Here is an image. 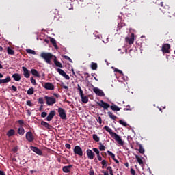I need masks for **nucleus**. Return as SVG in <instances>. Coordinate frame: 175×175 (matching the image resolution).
Segmentation results:
<instances>
[{
	"label": "nucleus",
	"mask_w": 175,
	"mask_h": 175,
	"mask_svg": "<svg viewBox=\"0 0 175 175\" xmlns=\"http://www.w3.org/2000/svg\"><path fill=\"white\" fill-rule=\"evenodd\" d=\"M104 129L109 133V135L111 136V137H113V139H114V140H116V142H118L120 146H124V141H122L121 137L118 135L117 133L113 132V130H111L110 127L105 126H104Z\"/></svg>",
	"instance_id": "nucleus-1"
},
{
	"label": "nucleus",
	"mask_w": 175,
	"mask_h": 175,
	"mask_svg": "<svg viewBox=\"0 0 175 175\" xmlns=\"http://www.w3.org/2000/svg\"><path fill=\"white\" fill-rule=\"evenodd\" d=\"M40 57H41V58H42V59L44 60L46 64H49L50 65L51 64V59H53V57H54V55H53L51 53L42 52L40 53Z\"/></svg>",
	"instance_id": "nucleus-2"
},
{
	"label": "nucleus",
	"mask_w": 175,
	"mask_h": 175,
	"mask_svg": "<svg viewBox=\"0 0 175 175\" xmlns=\"http://www.w3.org/2000/svg\"><path fill=\"white\" fill-rule=\"evenodd\" d=\"M73 152L76 155H78L80 158L83 157V149L80 146H75Z\"/></svg>",
	"instance_id": "nucleus-3"
},
{
	"label": "nucleus",
	"mask_w": 175,
	"mask_h": 175,
	"mask_svg": "<svg viewBox=\"0 0 175 175\" xmlns=\"http://www.w3.org/2000/svg\"><path fill=\"white\" fill-rule=\"evenodd\" d=\"M59 116L62 120H66V111L64 108H58L57 109Z\"/></svg>",
	"instance_id": "nucleus-4"
},
{
	"label": "nucleus",
	"mask_w": 175,
	"mask_h": 175,
	"mask_svg": "<svg viewBox=\"0 0 175 175\" xmlns=\"http://www.w3.org/2000/svg\"><path fill=\"white\" fill-rule=\"evenodd\" d=\"M44 98L46 100V105H48V106H52V105H54L57 102V100H55L54 97H49L45 96Z\"/></svg>",
	"instance_id": "nucleus-5"
},
{
	"label": "nucleus",
	"mask_w": 175,
	"mask_h": 175,
	"mask_svg": "<svg viewBox=\"0 0 175 175\" xmlns=\"http://www.w3.org/2000/svg\"><path fill=\"white\" fill-rule=\"evenodd\" d=\"M42 87L45 88V90H49V91H53L55 88L54 84L50 82H46L44 84H42Z\"/></svg>",
	"instance_id": "nucleus-6"
},
{
	"label": "nucleus",
	"mask_w": 175,
	"mask_h": 175,
	"mask_svg": "<svg viewBox=\"0 0 175 175\" xmlns=\"http://www.w3.org/2000/svg\"><path fill=\"white\" fill-rule=\"evenodd\" d=\"M57 72L59 73V75H60L61 76L64 77V79H66V80H70V77H69L68 75V74H66V72H65V71H64V70H62L61 68H57Z\"/></svg>",
	"instance_id": "nucleus-7"
},
{
	"label": "nucleus",
	"mask_w": 175,
	"mask_h": 175,
	"mask_svg": "<svg viewBox=\"0 0 175 175\" xmlns=\"http://www.w3.org/2000/svg\"><path fill=\"white\" fill-rule=\"evenodd\" d=\"M170 44H164L162 46V52L163 53V54H167L169 53H170Z\"/></svg>",
	"instance_id": "nucleus-8"
},
{
	"label": "nucleus",
	"mask_w": 175,
	"mask_h": 175,
	"mask_svg": "<svg viewBox=\"0 0 175 175\" xmlns=\"http://www.w3.org/2000/svg\"><path fill=\"white\" fill-rule=\"evenodd\" d=\"M97 105L98 106H100V107H103L104 110H107L109 107H110V105L103 100H100L99 103H97Z\"/></svg>",
	"instance_id": "nucleus-9"
},
{
	"label": "nucleus",
	"mask_w": 175,
	"mask_h": 175,
	"mask_svg": "<svg viewBox=\"0 0 175 175\" xmlns=\"http://www.w3.org/2000/svg\"><path fill=\"white\" fill-rule=\"evenodd\" d=\"M26 139L27 140V142H29V143H32V142L33 140H35V138L33 137V134H32V133L31 131H28L26 133Z\"/></svg>",
	"instance_id": "nucleus-10"
},
{
	"label": "nucleus",
	"mask_w": 175,
	"mask_h": 175,
	"mask_svg": "<svg viewBox=\"0 0 175 175\" xmlns=\"http://www.w3.org/2000/svg\"><path fill=\"white\" fill-rule=\"evenodd\" d=\"M30 150L37 154L38 155H43V152L39 148L36 146H30Z\"/></svg>",
	"instance_id": "nucleus-11"
},
{
	"label": "nucleus",
	"mask_w": 175,
	"mask_h": 175,
	"mask_svg": "<svg viewBox=\"0 0 175 175\" xmlns=\"http://www.w3.org/2000/svg\"><path fill=\"white\" fill-rule=\"evenodd\" d=\"M86 154L88 159L92 160L94 158H95V153H94V152H92L90 149H87Z\"/></svg>",
	"instance_id": "nucleus-12"
},
{
	"label": "nucleus",
	"mask_w": 175,
	"mask_h": 175,
	"mask_svg": "<svg viewBox=\"0 0 175 175\" xmlns=\"http://www.w3.org/2000/svg\"><path fill=\"white\" fill-rule=\"evenodd\" d=\"M93 91L94 93H96V94L98 95V96H105V92H103V91H102V90H100L98 88H94Z\"/></svg>",
	"instance_id": "nucleus-13"
},
{
	"label": "nucleus",
	"mask_w": 175,
	"mask_h": 175,
	"mask_svg": "<svg viewBox=\"0 0 175 175\" xmlns=\"http://www.w3.org/2000/svg\"><path fill=\"white\" fill-rule=\"evenodd\" d=\"M22 69L23 70V76L26 77V79H29L31 74H29V70H28V68H27L25 66H23Z\"/></svg>",
	"instance_id": "nucleus-14"
},
{
	"label": "nucleus",
	"mask_w": 175,
	"mask_h": 175,
	"mask_svg": "<svg viewBox=\"0 0 175 175\" xmlns=\"http://www.w3.org/2000/svg\"><path fill=\"white\" fill-rule=\"evenodd\" d=\"M55 116V111H51L48 115V116L46 118L45 120L51 121V120L54 118Z\"/></svg>",
	"instance_id": "nucleus-15"
},
{
	"label": "nucleus",
	"mask_w": 175,
	"mask_h": 175,
	"mask_svg": "<svg viewBox=\"0 0 175 175\" xmlns=\"http://www.w3.org/2000/svg\"><path fill=\"white\" fill-rule=\"evenodd\" d=\"M73 167V165H69L62 167V170L64 173H70V169Z\"/></svg>",
	"instance_id": "nucleus-16"
},
{
	"label": "nucleus",
	"mask_w": 175,
	"mask_h": 175,
	"mask_svg": "<svg viewBox=\"0 0 175 175\" xmlns=\"http://www.w3.org/2000/svg\"><path fill=\"white\" fill-rule=\"evenodd\" d=\"M136 145L139 147L138 151L139 154H144L145 150L144 148H143V146L139 142H136Z\"/></svg>",
	"instance_id": "nucleus-17"
},
{
	"label": "nucleus",
	"mask_w": 175,
	"mask_h": 175,
	"mask_svg": "<svg viewBox=\"0 0 175 175\" xmlns=\"http://www.w3.org/2000/svg\"><path fill=\"white\" fill-rule=\"evenodd\" d=\"M12 78L15 81H20L21 80V75L18 73H15L12 75Z\"/></svg>",
	"instance_id": "nucleus-18"
},
{
	"label": "nucleus",
	"mask_w": 175,
	"mask_h": 175,
	"mask_svg": "<svg viewBox=\"0 0 175 175\" xmlns=\"http://www.w3.org/2000/svg\"><path fill=\"white\" fill-rule=\"evenodd\" d=\"M53 62H54L55 66H57V68H63L62 64L57 60L56 56H54Z\"/></svg>",
	"instance_id": "nucleus-19"
},
{
	"label": "nucleus",
	"mask_w": 175,
	"mask_h": 175,
	"mask_svg": "<svg viewBox=\"0 0 175 175\" xmlns=\"http://www.w3.org/2000/svg\"><path fill=\"white\" fill-rule=\"evenodd\" d=\"M17 133H18V135H20V136H24V133H25V130L24 129V127L21 126L18 129Z\"/></svg>",
	"instance_id": "nucleus-20"
},
{
	"label": "nucleus",
	"mask_w": 175,
	"mask_h": 175,
	"mask_svg": "<svg viewBox=\"0 0 175 175\" xmlns=\"http://www.w3.org/2000/svg\"><path fill=\"white\" fill-rule=\"evenodd\" d=\"M41 125L44 126V128H46V129H51L53 128V126L50 125L49 123L44 121L41 122Z\"/></svg>",
	"instance_id": "nucleus-21"
},
{
	"label": "nucleus",
	"mask_w": 175,
	"mask_h": 175,
	"mask_svg": "<svg viewBox=\"0 0 175 175\" xmlns=\"http://www.w3.org/2000/svg\"><path fill=\"white\" fill-rule=\"evenodd\" d=\"M10 81H12V79L10 78V77H7L5 79H0V84H3V83H10Z\"/></svg>",
	"instance_id": "nucleus-22"
},
{
	"label": "nucleus",
	"mask_w": 175,
	"mask_h": 175,
	"mask_svg": "<svg viewBox=\"0 0 175 175\" xmlns=\"http://www.w3.org/2000/svg\"><path fill=\"white\" fill-rule=\"evenodd\" d=\"M16 134V131H14V129H10L8 132H7V136L8 137H12V136H14V135Z\"/></svg>",
	"instance_id": "nucleus-23"
},
{
	"label": "nucleus",
	"mask_w": 175,
	"mask_h": 175,
	"mask_svg": "<svg viewBox=\"0 0 175 175\" xmlns=\"http://www.w3.org/2000/svg\"><path fill=\"white\" fill-rule=\"evenodd\" d=\"M50 42L52 43L53 47H55L56 50H58V46L57 45V41L55 39L52 38L50 39Z\"/></svg>",
	"instance_id": "nucleus-24"
},
{
	"label": "nucleus",
	"mask_w": 175,
	"mask_h": 175,
	"mask_svg": "<svg viewBox=\"0 0 175 175\" xmlns=\"http://www.w3.org/2000/svg\"><path fill=\"white\" fill-rule=\"evenodd\" d=\"M111 110H113V111H120L121 110V108H120L118 106L116 105H113L110 107Z\"/></svg>",
	"instance_id": "nucleus-25"
},
{
	"label": "nucleus",
	"mask_w": 175,
	"mask_h": 175,
	"mask_svg": "<svg viewBox=\"0 0 175 175\" xmlns=\"http://www.w3.org/2000/svg\"><path fill=\"white\" fill-rule=\"evenodd\" d=\"M126 42L129 43V44H133L135 42V38L134 37H131L129 38H126Z\"/></svg>",
	"instance_id": "nucleus-26"
},
{
	"label": "nucleus",
	"mask_w": 175,
	"mask_h": 175,
	"mask_svg": "<svg viewBox=\"0 0 175 175\" xmlns=\"http://www.w3.org/2000/svg\"><path fill=\"white\" fill-rule=\"evenodd\" d=\"M107 115L109 116V118H111V120H117V116H116L115 115L113 114V112L111 111H108L107 112Z\"/></svg>",
	"instance_id": "nucleus-27"
},
{
	"label": "nucleus",
	"mask_w": 175,
	"mask_h": 175,
	"mask_svg": "<svg viewBox=\"0 0 175 175\" xmlns=\"http://www.w3.org/2000/svg\"><path fill=\"white\" fill-rule=\"evenodd\" d=\"M31 72L33 76H36V77H39L40 76L38 70H36V69H31Z\"/></svg>",
	"instance_id": "nucleus-28"
},
{
	"label": "nucleus",
	"mask_w": 175,
	"mask_h": 175,
	"mask_svg": "<svg viewBox=\"0 0 175 175\" xmlns=\"http://www.w3.org/2000/svg\"><path fill=\"white\" fill-rule=\"evenodd\" d=\"M135 159L138 162L139 165H143V163H144L143 159H142V158H140L139 157V155H137V154L135 155Z\"/></svg>",
	"instance_id": "nucleus-29"
},
{
	"label": "nucleus",
	"mask_w": 175,
	"mask_h": 175,
	"mask_svg": "<svg viewBox=\"0 0 175 175\" xmlns=\"http://www.w3.org/2000/svg\"><path fill=\"white\" fill-rule=\"evenodd\" d=\"M81 98L83 103H88V97L87 96L83 95Z\"/></svg>",
	"instance_id": "nucleus-30"
},
{
	"label": "nucleus",
	"mask_w": 175,
	"mask_h": 175,
	"mask_svg": "<svg viewBox=\"0 0 175 175\" xmlns=\"http://www.w3.org/2000/svg\"><path fill=\"white\" fill-rule=\"evenodd\" d=\"M7 53L10 55H14V51L13 49H12L10 47H8L7 49Z\"/></svg>",
	"instance_id": "nucleus-31"
},
{
	"label": "nucleus",
	"mask_w": 175,
	"mask_h": 175,
	"mask_svg": "<svg viewBox=\"0 0 175 175\" xmlns=\"http://www.w3.org/2000/svg\"><path fill=\"white\" fill-rule=\"evenodd\" d=\"M34 92L35 90L33 89V88H31L27 90V95H33Z\"/></svg>",
	"instance_id": "nucleus-32"
},
{
	"label": "nucleus",
	"mask_w": 175,
	"mask_h": 175,
	"mask_svg": "<svg viewBox=\"0 0 175 175\" xmlns=\"http://www.w3.org/2000/svg\"><path fill=\"white\" fill-rule=\"evenodd\" d=\"M91 68L92 70H96V69H98V64L92 62Z\"/></svg>",
	"instance_id": "nucleus-33"
},
{
	"label": "nucleus",
	"mask_w": 175,
	"mask_h": 175,
	"mask_svg": "<svg viewBox=\"0 0 175 175\" xmlns=\"http://www.w3.org/2000/svg\"><path fill=\"white\" fill-rule=\"evenodd\" d=\"M26 52L28 53V54H33V55L36 54V52L31 49H27Z\"/></svg>",
	"instance_id": "nucleus-34"
},
{
	"label": "nucleus",
	"mask_w": 175,
	"mask_h": 175,
	"mask_svg": "<svg viewBox=\"0 0 175 175\" xmlns=\"http://www.w3.org/2000/svg\"><path fill=\"white\" fill-rule=\"evenodd\" d=\"M98 144L100 151H105V150H106V147L103 144H102V142H100Z\"/></svg>",
	"instance_id": "nucleus-35"
},
{
	"label": "nucleus",
	"mask_w": 175,
	"mask_h": 175,
	"mask_svg": "<svg viewBox=\"0 0 175 175\" xmlns=\"http://www.w3.org/2000/svg\"><path fill=\"white\" fill-rule=\"evenodd\" d=\"M92 137H93V140H94V142H99V140H100L99 137L96 134H93Z\"/></svg>",
	"instance_id": "nucleus-36"
},
{
	"label": "nucleus",
	"mask_w": 175,
	"mask_h": 175,
	"mask_svg": "<svg viewBox=\"0 0 175 175\" xmlns=\"http://www.w3.org/2000/svg\"><path fill=\"white\" fill-rule=\"evenodd\" d=\"M159 5L161 6L160 10H161L163 13H166V10H164L165 8L163 7V2H161Z\"/></svg>",
	"instance_id": "nucleus-37"
},
{
	"label": "nucleus",
	"mask_w": 175,
	"mask_h": 175,
	"mask_svg": "<svg viewBox=\"0 0 175 175\" xmlns=\"http://www.w3.org/2000/svg\"><path fill=\"white\" fill-rule=\"evenodd\" d=\"M107 154L108 155H109V157L112 158V159H114L116 158V155L113 152H111L110 150L107 151Z\"/></svg>",
	"instance_id": "nucleus-38"
},
{
	"label": "nucleus",
	"mask_w": 175,
	"mask_h": 175,
	"mask_svg": "<svg viewBox=\"0 0 175 175\" xmlns=\"http://www.w3.org/2000/svg\"><path fill=\"white\" fill-rule=\"evenodd\" d=\"M119 124H120V125H123V126H128V124L122 120H119Z\"/></svg>",
	"instance_id": "nucleus-39"
},
{
	"label": "nucleus",
	"mask_w": 175,
	"mask_h": 175,
	"mask_svg": "<svg viewBox=\"0 0 175 175\" xmlns=\"http://www.w3.org/2000/svg\"><path fill=\"white\" fill-rule=\"evenodd\" d=\"M30 81L33 84V85H36V80H35V79H33V77H31L30 79Z\"/></svg>",
	"instance_id": "nucleus-40"
},
{
	"label": "nucleus",
	"mask_w": 175,
	"mask_h": 175,
	"mask_svg": "<svg viewBox=\"0 0 175 175\" xmlns=\"http://www.w3.org/2000/svg\"><path fill=\"white\" fill-rule=\"evenodd\" d=\"M93 151L94 152H96V155H99L100 154V152H99V150L96 148H93Z\"/></svg>",
	"instance_id": "nucleus-41"
},
{
	"label": "nucleus",
	"mask_w": 175,
	"mask_h": 175,
	"mask_svg": "<svg viewBox=\"0 0 175 175\" xmlns=\"http://www.w3.org/2000/svg\"><path fill=\"white\" fill-rule=\"evenodd\" d=\"M61 87H62V88H64V90H69V88L68 86L65 85V83H62Z\"/></svg>",
	"instance_id": "nucleus-42"
},
{
	"label": "nucleus",
	"mask_w": 175,
	"mask_h": 175,
	"mask_svg": "<svg viewBox=\"0 0 175 175\" xmlns=\"http://www.w3.org/2000/svg\"><path fill=\"white\" fill-rule=\"evenodd\" d=\"M38 103H40V105H43L44 103V100H43V98L40 97L38 99Z\"/></svg>",
	"instance_id": "nucleus-43"
},
{
	"label": "nucleus",
	"mask_w": 175,
	"mask_h": 175,
	"mask_svg": "<svg viewBox=\"0 0 175 175\" xmlns=\"http://www.w3.org/2000/svg\"><path fill=\"white\" fill-rule=\"evenodd\" d=\"M64 58H65L67 61H69L70 62H72V63L73 62V61H72V59H70L69 56L64 55Z\"/></svg>",
	"instance_id": "nucleus-44"
},
{
	"label": "nucleus",
	"mask_w": 175,
	"mask_h": 175,
	"mask_svg": "<svg viewBox=\"0 0 175 175\" xmlns=\"http://www.w3.org/2000/svg\"><path fill=\"white\" fill-rule=\"evenodd\" d=\"M27 106H29L30 107H32L33 106V104H32V102H31V100H27Z\"/></svg>",
	"instance_id": "nucleus-45"
},
{
	"label": "nucleus",
	"mask_w": 175,
	"mask_h": 175,
	"mask_svg": "<svg viewBox=\"0 0 175 175\" xmlns=\"http://www.w3.org/2000/svg\"><path fill=\"white\" fill-rule=\"evenodd\" d=\"M130 172L132 175H136V171H135V169L131 168Z\"/></svg>",
	"instance_id": "nucleus-46"
},
{
	"label": "nucleus",
	"mask_w": 175,
	"mask_h": 175,
	"mask_svg": "<svg viewBox=\"0 0 175 175\" xmlns=\"http://www.w3.org/2000/svg\"><path fill=\"white\" fill-rule=\"evenodd\" d=\"M101 165H103V166H107V161H106V160H103L101 161Z\"/></svg>",
	"instance_id": "nucleus-47"
},
{
	"label": "nucleus",
	"mask_w": 175,
	"mask_h": 175,
	"mask_svg": "<svg viewBox=\"0 0 175 175\" xmlns=\"http://www.w3.org/2000/svg\"><path fill=\"white\" fill-rule=\"evenodd\" d=\"M11 90H12V91H14V92H17V87H16L14 85H12Z\"/></svg>",
	"instance_id": "nucleus-48"
},
{
	"label": "nucleus",
	"mask_w": 175,
	"mask_h": 175,
	"mask_svg": "<svg viewBox=\"0 0 175 175\" xmlns=\"http://www.w3.org/2000/svg\"><path fill=\"white\" fill-rule=\"evenodd\" d=\"M18 124H19L21 126H23V125H24V120H18Z\"/></svg>",
	"instance_id": "nucleus-49"
},
{
	"label": "nucleus",
	"mask_w": 175,
	"mask_h": 175,
	"mask_svg": "<svg viewBox=\"0 0 175 175\" xmlns=\"http://www.w3.org/2000/svg\"><path fill=\"white\" fill-rule=\"evenodd\" d=\"M13 152H17L18 151V146H15L12 148Z\"/></svg>",
	"instance_id": "nucleus-50"
},
{
	"label": "nucleus",
	"mask_w": 175,
	"mask_h": 175,
	"mask_svg": "<svg viewBox=\"0 0 175 175\" xmlns=\"http://www.w3.org/2000/svg\"><path fill=\"white\" fill-rule=\"evenodd\" d=\"M41 117H42V118H44V117H47V113L44 111L42 112Z\"/></svg>",
	"instance_id": "nucleus-51"
},
{
	"label": "nucleus",
	"mask_w": 175,
	"mask_h": 175,
	"mask_svg": "<svg viewBox=\"0 0 175 175\" xmlns=\"http://www.w3.org/2000/svg\"><path fill=\"white\" fill-rule=\"evenodd\" d=\"M65 147H66V148H68V150H70V148H72V146L69 144H66Z\"/></svg>",
	"instance_id": "nucleus-52"
},
{
	"label": "nucleus",
	"mask_w": 175,
	"mask_h": 175,
	"mask_svg": "<svg viewBox=\"0 0 175 175\" xmlns=\"http://www.w3.org/2000/svg\"><path fill=\"white\" fill-rule=\"evenodd\" d=\"M89 175H94V170L92 168L90 169Z\"/></svg>",
	"instance_id": "nucleus-53"
},
{
	"label": "nucleus",
	"mask_w": 175,
	"mask_h": 175,
	"mask_svg": "<svg viewBox=\"0 0 175 175\" xmlns=\"http://www.w3.org/2000/svg\"><path fill=\"white\" fill-rule=\"evenodd\" d=\"M124 111H128L129 110H131V106L127 105L126 108L124 109Z\"/></svg>",
	"instance_id": "nucleus-54"
},
{
	"label": "nucleus",
	"mask_w": 175,
	"mask_h": 175,
	"mask_svg": "<svg viewBox=\"0 0 175 175\" xmlns=\"http://www.w3.org/2000/svg\"><path fill=\"white\" fill-rule=\"evenodd\" d=\"M97 121L99 122L100 124H102V118L99 116Z\"/></svg>",
	"instance_id": "nucleus-55"
},
{
	"label": "nucleus",
	"mask_w": 175,
	"mask_h": 175,
	"mask_svg": "<svg viewBox=\"0 0 175 175\" xmlns=\"http://www.w3.org/2000/svg\"><path fill=\"white\" fill-rule=\"evenodd\" d=\"M79 95L81 97L84 96V93H83V90H79Z\"/></svg>",
	"instance_id": "nucleus-56"
},
{
	"label": "nucleus",
	"mask_w": 175,
	"mask_h": 175,
	"mask_svg": "<svg viewBox=\"0 0 175 175\" xmlns=\"http://www.w3.org/2000/svg\"><path fill=\"white\" fill-rule=\"evenodd\" d=\"M97 158L98 161H102V157L100 156V154H97Z\"/></svg>",
	"instance_id": "nucleus-57"
},
{
	"label": "nucleus",
	"mask_w": 175,
	"mask_h": 175,
	"mask_svg": "<svg viewBox=\"0 0 175 175\" xmlns=\"http://www.w3.org/2000/svg\"><path fill=\"white\" fill-rule=\"evenodd\" d=\"M85 76H86V79H88V77H90V74H88V72H85L84 73Z\"/></svg>",
	"instance_id": "nucleus-58"
},
{
	"label": "nucleus",
	"mask_w": 175,
	"mask_h": 175,
	"mask_svg": "<svg viewBox=\"0 0 175 175\" xmlns=\"http://www.w3.org/2000/svg\"><path fill=\"white\" fill-rule=\"evenodd\" d=\"M118 73H120V75H121L122 76H124V73L122 72V70H119V71L118 72Z\"/></svg>",
	"instance_id": "nucleus-59"
},
{
	"label": "nucleus",
	"mask_w": 175,
	"mask_h": 175,
	"mask_svg": "<svg viewBox=\"0 0 175 175\" xmlns=\"http://www.w3.org/2000/svg\"><path fill=\"white\" fill-rule=\"evenodd\" d=\"M77 87H78V88H77V90H79V91H81L82 90H81V87H80V85H77Z\"/></svg>",
	"instance_id": "nucleus-60"
},
{
	"label": "nucleus",
	"mask_w": 175,
	"mask_h": 175,
	"mask_svg": "<svg viewBox=\"0 0 175 175\" xmlns=\"http://www.w3.org/2000/svg\"><path fill=\"white\" fill-rule=\"evenodd\" d=\"M113 159L114 160L116 163H120V162L118 161V160H117V159H116V157L114 159Z\"/></svg>",
	"instance_id": "nucleus-61"
},
{
	"label": "nucleus",
	"mask_w": 175,
	"mask_h": 175,
	"mask_svg": "<svg viewBox=\"0 0 175 175\" xmlns=\"http://www.w3.org/2000/svg\"><path fill=\"white\" fill-rule=\"evenodd\" d=\"M54 96H55L56 98H59V95L55 93L53 94Z\"/></svg>",
	"instance_id": "nucleus-62"
},
{
	"label": "nucleus",
	"mask_w": 175,
	"mask_h": 175,
	"mask_svg": "<svg viewBox=\"0 0 175 175\" xmlns=\"http://www.w3.org/2000/svg\"><path fill=\"white\" fill-rule=\"evenodd\" d=\"M0 175H5V172L3 171L0 170Z\"/></svg>",
	"instance_id": "nucleus-63"
},
{
	"label": "nucleus",
	"mask_w": 175,
	"mask_h": 175,
	"mask_svg": "<svg viewBox=\"0 0 175 175\" xmlns=\"http://www.w3.org/2000/svg\"><path fill=\"white\" fill-rule=\"evenodd\" d=\"M104 173V175H109V172L107 171L103 172Z\"/></svg>",
	"instance_id": "nucleus-64"
}]
</instances>
